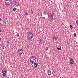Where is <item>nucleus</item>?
<instances>
[{
  "instance_id": "nucleus-22",
  "label": "nucleus",
  "mask_w": 78,
  "mask_h": 78,
  "mask_svg": "<svg viewBox=\"0 0 78 78\" xmlns=\"http://www.w3.org/2000/svg\"><path fill=\"white\" fill-rule=\"evenodd\" d=\"M25 14L26 15H28V13H25Z\"/></svg>"
},
{
  "instance_id": "nucleus-26",
  "label": "nucleus",
  "mask_w": 78,
  "mask_h": 78,
  "mask_svg": "<svg viewBox=\"0 0 78 78\" xmlns=\"http://www.w3.org/2000/svg\"><path fill=\"white\" fill-rule=\"evenodd\" d=\"M45 17L44 16V17H43V19H45Z\"/></svg>"
},
{
  "instance_id": "nucleus-15",
  "label": "nucleus",
  "mask_w": 78,
  "mask_h": 78,
  "mask_svg": "<svg viewBox=\"0 0 78 78\" xmlns=\"http://www.w3.org/2000/svg\"><path fill=\"white\" fill-rule=\"evenodd\" d=\"M69 27L70 28H71V29H72V30H73V27H72V25H70L69 26Z\"/></svg>"
},
{
  "instance_id": "nucleus-6",
  "label": "nucleus",
  "mask_w": 78,
  "mask_h": 78,
  "mask_svg": "<svg viewBox=\"0 0 78 78\" xmlns=\"http://www.w3.org/2000/svg\"><path fill=\"white\" fill-rule=\"evenodd\" d=\"M18 52L20 54H22V53H23V51L22 49H20L18 50Z\"/></svg>"
},
{
  "instance_id": "nucleus-13",
  "label": "nucleus",
  "mask_w": 78,
  "mask_h": 78,
  "mask_svg": "<svg viewBox=\"0 0 78 78\" xmlns=\"http://www.w3.org/2000/svg\"><path fill=\"white\" fill-rule=\"evenodd\" d=\"M53 38H54V39H55V41H56L57 40V37H56L54 36Z\"/></svg>"
},
{
  "instance_id": "nucleus-19",
  "label": "nucleus",
  "mask_w": 78,
  "mask_h": 78,
  "mask_svg": "<svg viewBox=\"0 0 78 78\" xmlns=\"http://www.w3.org/2000/svg\"><path fill=\"white\" fill-rule=\"evenodd\" d=\"M16 8H14L13 9V11H16Z\"/></svg>"
},
{
  "instance_id": "nucleus-27",
  "label": "nucleus",
  "mask_w": 78,
  "mask_h": 78,
  "mask_svg": "<svg viewBox=\"0 0 78 78\" xmlns=\"http://www.w3.org/2000/svg\"><path fill=\"white\" fill-rule=\"evenodd\" d=\"M0 20L1 21L2 20V19L1 18H0Z\"/></svg>"
},
{
  "instance_id": "nucleus-12",
  "label": "nucleus",
  "mask_w": 78,
  "mask_h": 78,
  "mask_svg": "<svg viewBox=\"0 0 78 78\" xmlns=\"http://www.w3.org/2000/svg\"><path fill=\"white\" fill-rule=\"evenodd\" d=\"M43 13L44 15H46V14H47V12H45V11L43 12Z\"/></svg>"
},
{
  "instance_id": "nucleus-7",
  "label": "nucleus",
  "mask_w": 78,
  "mask_h": 78,
  "mask_svg": "<svg viewBox=\"0 0 78 78\" xmlns=\"http://www.w3.org/2000/svg\"><path fill=\"white\" fill-rule=\"evenodd\" d=\"M39 45L40 46L43 45V42L42 41V40L41 39L40 40V41L39 42Z\"/></svg>"
},
{
  "instance_id": "nucleus-10",
  "label": "nucleus",
  "mask_w": 78,
  "mask_h": 78,
  "mask_svg": "<svg viewBox=\"0 0 78 78\" xmlns=\"http://www.w3.org/2000/svg\"><path fill=\"white\" fill-rule=\"evenodd\" d=\"M2 73H6V71L5 70H3L2 71Z\"/></svg>"
},
{
  "instance_id": "nucleus-8",
  "label": "nucleus",
  "mask_w": 78,
  "mask_h": 78,
  "mask_svg": "<svg viewBox=\"0 0 78 78\" xmlns=\"http://www.w3.org/2000/svg\"><path fill=\"white\" fill-rule=\"evenodd\" d=\"M51 71L50 70H48V75L49 76H50V75H51Z\"/></svg>"
},
{
  "instance_id": "nucleus-21",
  "label": "nucleus",
  "mask_w": 78,
  "mask_h": 78,
  "mask_svg": "<svg viewBox=\"0 0 78 78\" xmlns=\"http://www.w3.org/2000/svg\"><path fill=\"white\" fill-rule=\"evenodd\" d=\"M76 22L77 24L78 25V20H77V21H76Z\"/></svg>"
},
{
  "instance_id": "nucleus-16",
  "label": "nucleus",
  "mask_w": 78,
  "mask_h": 78,
  "mask_svg": "<svg viewBox=\"0 0 78 78\" xmlns=\"http://www.w3.org/2000/svg\"><path fill=\"white\" fill-rule=\"evenodd\" d=\"M74 37H76V34L74 33Z\"/></svg>"
},
{
  "instance_id": "nucleus-18",
  "label": "nucleus",
  "mask_w": 78,
  "mask_h": 78,
  "mask_svg": "<svg viewBox=\"0 0 78 78\" xmlns=\"http://www.w3.org/2000/svg\"><path fill=\"white\" fill-rule=\"evenodd\" d=\"M48 47H46V51H47L48 50Z\"/></svg>"
},
{
  "instance_id": "nucleus-2",
  "label": "nucleus",
  "mask_w": 78,
  "mask_h": 78,
  "mask_svg": "<svg viewBox=\"0 0 78 78\" xmlns=\"http://www.w3.org/2000/svg\"><path fill=\"white\" fill-rule=\"evenodd\" d=\"M28 37L29 39H31L33 37V34L30 32L28 33Z\"/></svg>"
},
{
  "instance_id": "nucleus-20",
  "label": "nucleus",
  "mask_w": 78,
  "mask_h": 78,
  "mask_svg": "<svg viewBox=\"0 0 78 78\" xmlns=\"http://www.w3.org/2000/svg\"><path fill=\"white\" fill-rule=\"evenodd\" d=\"M16 36H18V37H19V34H17V35H16Z\"/></svg>"
},
{
  "instance_id": "nucleus-28",
  "label": "nucleus",
  "mask_w": 78,
  "mask_h": 78,
  "mask_svg": "<svg viewBox=\"0 0 78 78\" xmlns=\"http://www.w3.org/2000/svg\"><path fill=\"white\" fill-rule=\"evenodd\" d=\"M1 1L0 0V2Z\"/></svg>"
},
{
  "instance_id": "nucleus-9",
  "label": "nucleus",
  "mask_w": 78,
  "mask_h": 78,
  "mask_svg": "<svg viewBox=\"0 0 78 78\" xmlns=\"http://www.w3.org/2000/svg\"><path fill=\"white\" fill-rule=\"evenodd\" d=\"M6 46L8 47H9V42L7 41L6 43Z\"/></svg>"
},
{
  "instance_id": "nucleus-25",
  "label": "nucleus",
  "mask_w": 78,
  "mask_h": 78,
  "mask_svg": "<svg viewBox=\"0 0 78 78\" xmlns=\"http://www.w3.org/2000/svg\"><path fill=\"white\" fill-rule=\"evenodd\" d=\"M1 42V38H0V42Z\"/></svg>"
},
{
  "instance_id": "nucleus-3",
  "label": "nucleus",
  "mask_w": 78,
  "mask_h": 78,
  "mask_svg": "<svg viewBox=\"0 0 78 78\" xmlns=\"http://www.w3.org/2000/svg\"><path fill=\"white\" fill-rule=\"evenodd\" d=\"M48 17L50 21H53V15H52V14H51L50 15H49V16H48Z\"/></svg>"
},
{
  "instance_id": "nucleus-24",
  "label": "nucleus",
  "mask_w": 78,
  "mask_h": 78,
  "mask_svg": "<svg viewBox=\"0 0 78 78\" xmlns=\"http://www.w3.org/2000/svg\"><path fill=\"white\" fill-rule=\"evenodd\" d=\"M9 1L10 2H11V0H9Z\"/></svg>"
},
{
  "instance_id": "nucleus-1",
  "label": "nucleus",
  "mask_w": 78,
  "mask_h": 78,
  "mask_svg": "<svg viewBox=\"0 0 78 78\" xmlns=\"http://www.w3.org/2000/svg\"><path fill=\"white\" fill-rule=\"evenodd\" d=\"M30 63H31L32 64H34L35 67H37V64L36 63V58L34 56L30 57Z\"/></svg>"
},
{
  "instance_id": "nucleus-4",
  "label": "nucleus",
  "mask_w": 78,
  "mask_h": 78,
  "mask_svg": "<svg viewBox=\"0 0 78 78\" xmlns=\"http://www.w3.org/2000/svg\"><path fill=\"white\" fill-rule=\"evenodd\" d=\"M5 3H6V5H11V3H10L9 0H6Z\"/></svg>"
},
{
  "instance_id": "nucleus-11",
  "label": "nucleus",
  "mask_w": 78,
  "mask_h": 78,
  "mask_svg": "<svg viewBox=\"0 0 78 78\" xmlns=\"http://www.w3.org/2000/svg\"><path fill=\"white\" fill-rule=\"evenodd\" d=\"M2 75L4 77H6V74L5 73H3L2 74Z\"/></svg>"
},
{
  "instance_id": "nucleus-14",
  "label": "nucleus",
  "mask_w": 78,
  "mask_h": 78,
  "mask_svg": "<svg viewBox=\"0 0 78 78\" xmlns=\"http://www.w3.org/2000/svg\"><path fill=\"white\" fill-rule=\"evenodd\" d=\"M1 47L2 49H4V48H5V47H4V45H3V44H2L1 45Z\"/></svg>"
},
{
  "instance_id": "nucleus-17",
  "label": "nucleus",
  "mask_w": 78,
  "mask_h": 78,
  "mask_svg": "<svg viewBox=\"0 0 78 78\" xmlns=\"http://www.w3.org/2000/svg\"><path fill=\"white\" fill-rule=\"evenodd\" d=\"M57 49L58 50H61V48H57Z\"/></svg>"
},
{
  "instance_id": "nucleus-23",
  "label": "nucleus",
  "mask_w": 78,
  "mask_h": 78,
  "mask_svg": "<svg viewBox=\"0 0 78 78\" xmlns=\"http://www.w3.org/2000/svg\"><path fill=\"white\" fill-rule=\"evenodd\" d=\"M2 31V29L0 30V32H1Z\"/></svg>"
},
{
  "instance_id": "nucleus-5",
  "label": "nucleus",
  "mask_w": 78,
  "mask_h": 78,
  "mask_svg": "<svg viewBox=\"0 0 78 78\" xmlns=\"http://www.w3.org/2000/svg\"><path fill=\"white\" fill-rule=\"evenodd\" d=\"M69 62L70 64L72 65V64H73V63H74V61H73V60L71 58L69 60Z\"/></svg>"
}]
</instances>
